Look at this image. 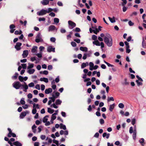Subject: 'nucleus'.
<instances>
[{"mask_svg":"<svg viewBox=\"0 0 146 146\" xmlns=\"http://www.w3.org/2000/svg\"><path fill=\"white\" fill-rule=\"evenodd\" d=\"M136 121V119L135 118H133L132 119L131 121V123L133 125H134Z\"/></svg>","mask_w":146,"mask_h":146,"instance_id":"6e6d98bb","label":"nucleus"},{"mask_svg":"<svg viewBox=\"0 0 146 146\" xmlns=\"http://www.w3.org/2000/svg\"><path fill=\"white\" fill-rule=\"evenodd\" d=\"M54 110H52L50 108H48V112L50 114L54 112Z\"/></svg>","mask_w":146,"mask_h":146,"instance_id":"7c9ffc66","label":"nucleus"},{"mask_svg":"<svg viewBox=\"0 0 146 146\" xmlns=\"http://www.w3.org/2000/svg\"><path fill=\"white\" fill-rule=\"evenodd\" d=\"M56 29L55 27L53 25H51L48 28V31H52Z\"/></svg>","mask_w":146,"mask_h":146,"instance_id":"2eb2a0df","label":"nucleus"},{"mask_svg":"<svg viewBox=\"0 0 146 146\" xmlns=\"http://www.w3.org/2000/svg\"><path fill=\"white\" fill-rule=\"evenodd\" d=\"M49 15L51 16V17H54L55 16V14L54 13L52 12L49 14Z\"/></svg>","mask_w":146,"mask_h":146,"instance_id":"774afa93","label":"nucleus"},{"mask_svg":"<svg viewBox=\"0 0 146 146\" xmlns=\"http://www.w3.org/2000/svg\"><path fill=\"white\" fill-rule=\"evenodd\" d=\"M97 36L95 35H93L92 36V38L94 40H96L97 39Z\"/></svg>","mask_w":146,"mask_h":146,"instance_id":"09e8293b","label":"nucleus"},{"mask_svg":"<svg viewBox=\"0 0 146 146\" xmlns=\"http://www.w3.org/2000/svg\"><path fill=\"white\" fill-rule=\"evenodd\" d=\"M123 2L121 4V5L122 6H125L127 3V1L126 0H121Z\"/></svg>","mask_w":146,"mask_h":146,"instance_id":"58836bf2","label":"nucleus"},{"mask_svg":"<svg viewBox=\"0 0 146 146\" xmlns=\"http://www.w3.org/2000/svg\"><path fill=\"white\" fill-rule=\"evenodd\" d=\"M13 87L16 89H19L22 87V84L18 81L15 82L13 84Z\"/></svg>","mask_w":146,"mask_h":146,"instance_id":"f03ea898","label":"nucleus"},{"mask_svg":"<svg viewBox=\"0 0 146 146\" xmlns=\"http://www.w3.org/2000/svg\"><path fill=\"white\" fill-rule=\"evenodd\" d=\"M136 77L138 79V80L141 81V82L143 81V79L141 77H139L138 75H137Z\"/></svg>","mask_w":146,"mask_h":146,"instance_id":"680f3d73","label":"nucleus"},{"mask_svg":"<svg viewBox=\"0 0 146 146\" xmlns=\"http://www.w3.org/2000/svg\"><path fill=\"white\" fill-rule=\"evenodd\" d=\"M49 117V116L48 115H46L43 118V121L44 123H45L47 122L48 119L47 118V117Z\"/></svg>","mask_w":146,"mask_h":146,"instance_id":"c85d7f7f","label":"nucleus"},{"mask_svg":"<svg viewBox=\"0 0 146 146\" xmlns=\"http://www.w3.org/2000/svg\"><path fill=\"white\" fill-rule=\"evenodd\" d=\"M52 88H49L47 89H46L45 91V93L46 94H48L52 92Z\"/></svg>","mask_w":146,"mask_h":146,"instance_id":"4468645a","label":"nucleus"},{"mask_svg":"<svg viewBox=\"0 0 146 146\" xmlns=\"http://www.w3.org/2000/svg\"><path fill=\"white\" fill-rule=\"evenodd\" d=\"M127 79L125 78L124 79L125 82H122V84L123 85H127L129 84V83L127 81Z\"/></svg>","mask_w":146,"mask_h":146,"instance_id":"393cba45","label":"nucleus"},{"mask_svg":"<svg viewBox=\"0 0 146 146\" xmlns=\"http://www.w3.org/2000/svg\"><path fill=\"white\" fill-rule=\"evenodd\" d=\"M53 11V9H52L49 8L48 9V10H47V13H49Z\"/></svg>","mask_w":146,"mask_h":146,"instance_id":"bf43d9fd","label":"nucleus"},{"mask_svg":"<svg viewBox=\"0 0 146 146\" xmlns=\"http://www.w3.org/2000/svg\"><path fill=\"white\" fill-rule=\"evenodd\" d=\"M13 144L16 146H22V144L18 141H15Z\"/></svg>","mask_w":146,"mask_h":146,"instance_id":"f3484780","label":"nucleus"},{"mask_svg":"<svg viewBox=\"0 0 146 146\" xmlns=\"http://www.w3.org/2000/svg\"><path fill=\"white\" fill-rule=\"evenodd\" d=\"M60 31L61 33H64L66 32V30L65 29L63 28H62L60 29Z\"/></svg>","mask_w":146,"mask_h":146,"instance_id":"0e129e2a","label":"nucleus"},{"mask_svg":"<svg viewBox=\"0 0 146 146\" xmlns=\"http://www.w3.org/2000/svg\"><path fill=\"white\" fill-rule=\"evenodd\" d=\"M40 80L41 81H44L46 83L48 82V79L46 78H41L40 79Z\"/></svg>","mask_w":146,"mask_h":146,"instance_id":"aec40b11","label":"nucleus"},{"mask_svg":"<svg viewBox=\"0 0 146 146\" xmlns=\"http://www.w3.org/2000/svg\"><path fill=\"white\" fill-rule=\"evenodd\" d=\"M129 132L130 133H132L133 132V127H130L129 130Z\"/></svg>","mask_w":146,"mask_h":146,"instance_id":"8fccbe9b","label":"nucleus"},{"mask_svg":"<svg viewBox=\"0 0 146 146\" xmlns=\"http://www.w3.org/2000/svg\"><path fill=\"white\" fill-rule=\"evenodd\" d=\"M68 24L69 25V28L70 29H73L76 26V24L71 21H68Z\"/></svg>","mask_w":146,"mask_h":146,"instance_id":"39448f33","label":"nucleus"},{"mask_svg":"<svg viewBox=\"0 0 146 146\" xmlns=\"http://www.w3.org/2000/svg\"><path fill=\"white\" fill-rule=\"evenodd\" d=\"M85 54L87 55V56L90 57V56L92 54V52L90 51H89L87 52V53H85Z\"/></svg>","mask_w":146,"mask_h":146,"instance_id":"ea45409f","label":"nucleus"},{"mask_svg":"<svg viewBox=\"0 0 146 146\" xmlns=\"http://www.w3.org/2000/svg\"><path fill=\"white\" fill-rule=\"evenodd\" d=\"M47 13V10L42 9L39 12H37V14L39 16L43 15L46 14Z\"/></svg>","mask_w":146,"mask_h":146,"instance_id":"423d86ee","label":"nucleus"},{"mask_svg":"<svg viewBox=\"0 0 146 146\" xmlns=\"http://www.w3.org/2000/svg\"><path fill=\"white\" fill-rule=\"evenodd\" d=\"M43 41L42 39V38L41 35L40 33L37 34L35 39V41L37 43L39 42H42Z\"/></svg>","mask_w":146,"mask_h":146,"instance_id":"7ed1b4c3","label":"nucleus"},{"mask_svg":"<svg viewBox=\"0 0 146 146\" xmlns=\"http://www.w3.org/2000/svg\"><path fill=\"white\" fill-rule=\"evenodd\" d=\"M24 100V98H22L20 100V103L22 105H24L25 104V102Z\"/></svg>","mask_w":146,"mask_h":146,"instance_id":"e433bc0d","label":"nucleus"},{"mask_svg":"<svg viewBox=\"0 0 146 146\" xmlns=\"http://www.w3.org/2000/svg\"><path fill=\"white\" fill-rule=\"evenodd\" d=\"M28 113L29 112L28 111H27L26 112L24 111L22 112L20 115V118L21 119L23 118L26 115L27 113Z\"/></svg>","mask_w":146,"mask_h":146,"instance_id":"f8f14e48","label":"nucleus"},{"mask_svg":"<svg viewBox=\"0 0 146 146\" xmlns=\"http://www.w3.org/2000/svg\"><path fill=\"white\" fill-rule=\"evenodd\" d=\"M86 66V63H83L81 65V68H83Z\"/></svg>","mask_w":146,"mask_h":146,"instance_id":"de8ad7c7","label":"nucleus"},{"mask_svg":"<svg viewBox=\"0 0 146 146\" xmlns=\"http://www.w3.org/2000/svg\"><path fill=\"white\" fill-rule=\"evenodd\" d=\"M55 94L56 96H55L54 94H52V97H50L49 98L51 100L52 102H54L55 100V99L58 98V97L59 96L60 94L58 92H56L55 93Z\"/></svg>","mask_w":146,"mask_h":146,"instance_id":"20e7f679","label":"nucleus"},{"mask_svg":"<svg viewBox=\"0 0 146 146\" xmlns=\"http://www.w3.org/2000/svg\"><path fill=\"white\" fill-rule=\"evenodd\" d=\"M35 103L33 104V109L32 110V113L33 114H35L36 113V108H35Z\"/></svg>","mask_w":146,"mask_h":146,"instance_id":"6ab92c4d","label":"nucleus"},{"mask_svg":"<svg viewBox=\"0 0 146 146\" xmlns=\"http://www.w3.org/2000/svg\"><path fill=\"white\" fill-rule=\"evenodd\" d=\"M114 104H113L110 105L109 109L110 111H112L113 110L114 108Z\"/></svg>","mask_w":146,"mask_h":146,"instance_id":"c756f323","label":"nucleus"},{"mask_svg":"<svg viewBox=\"0 0 146 146\" xmlns=\"http://www.w3.org/2000/svg\"><path fill=\"white\" fill-rule=\"evenodd\" d=\"M19 79L21 82H22L23 81V78L22 76H19Z\"/></svg>","mask_w":146,"mask_h":146,"instance_id":"a18cd8bd","label":"nucleus"},{"mask_svg":"<svg viewBox=\"0 0 146 146\" xmlns=\"http://www.w3.org/2000/svg\"><path fill=\"white\" fill-rule=\"evenodd\" d=\"M50 40L52 42H54L56 41V38L54 37H51L50 38Z\"/></svg>","mask_w":146,"mask_h":146,"instance_id":"864d4df0","label":"nucleus"},{"mask_svg":"<svg viewBox=\"0 0 146 146\" xmlns=\"http://www.w3.org/2000/svg\"><path fill=\"white\" fill-rule=\"evenodd\" d=\"M93 32L94 33L97 35V33L99 32V31L97 28H95V29L93 30Z\"/></svg>","mask_w":146,"mask_h":146,"instance_id":"f704fd0d","label":"nucleus"},{"mask_svg":"<svg viewBox=\"0 0 146 146\" xmlns=\"http://www.w3.org/2000/svg\"><path fill=\"white\" fill-rule=\"evenodd\" d=\"M80 49L82 51L87 52L88 51V48L86 47H80Z\"/></svg>","mask_w":146,"mask_h":146,"instance_id":"412c9836","label":"nucleus"},{"mask_svg":"<svg viewBox=\"0 0 146 146\" xmlns=\"http://www.w3.org/2000/svg\"><path fill=\"white\" fill-rule=\"evenodd\" d=\"M36 126L35 125H34L32 127L33 131L34 133H35L36 132Z\"/></svg>","mask_w":146,"mask_h":146,"instance_id":"cd10ccee","label":"nucleus"},{"mask_svg":"<svg viewBox=\"0 0 146 146\" xmlns=\"http://www.w3.org/2000/svg\"><path fill=\"white\" fill-rule=\"evenodd\" d=\"M29 54V51L28 50H25L23 51L22 54V56L23 58H26Z\"/></svg>","mask_w":146,"mask_h":146,"instance_id":"9b49d317","label":"nucleus"},{"mask_svg":"<svg viewBox=\"0 0 146 146\" xmlns=\"http://www.w3.org/2000/svg\"><path fill=\"white\" fill-rule=\"evenodd\" d=\"M124 43L126 46V48H129V43L126 41Z\"/></svg>","mask_w":146,"mask_h":146,"instance_id":"3c124183","label":"nucleus"},{"mask_svg":"<svg viewBox=\"0 0 146 146\" xmlns=\"http://www.w3.org/2000/svg\"><path fill=\"white\" fill-rule=\"evenodd\" d=\"M114 100V99L113 97H111L109 98L108 97V102L110 101H113Z\"/></svg>","mask_w":146,"mask_h":146,"instance_id":"603ef678","label":"nucleus"},{"mask_svg":"<svg viewBox=\"0 0 146 146\" xmlns=\"http://www.w3.org/2000/svg\"><path fill=\"white\" fill-rule=\"evenodd\" d=\"M49 1L48 0H43L41 1V3L43 5H46L48 4Z\"/></svg>","mask_w":146,"mask_h":146,"instance_id":"dca6fc26","label":"nucleus"},{"mask_svg":"<svg viewBox=\"0 0 146 146\" xmlns=\"http://www.w3.org/2000/svg\"><path fill=\"white\" fill-rule=\"evenodd\" d=\"M22 45V43L21 42H18L16 44L15 47L17 50H19L21 49V46Z\"/></svg>","mask_w":146,"mask_h":146,"instance_id":"0eeeda50","label":"nucleus"},{"mask_svg":"<svg viewBox=\"0 0 146 146\" xmlns=\"http://www.w3.org/2000/svg\"><path fill=\"white\" fill-rule=\"evenodd\" d=\"M24 85L22 84V87H23L24 88L23 91L25 92H27V90L28 88V86L25 82H24Z\"/></svg>","mask_w":146,"mask_h":146,"instance_id":"9d476101","label":"nucleus"},{"mask_svg":"<svg viewBox=\"0 0 146 146\" xmlns=\"http://www.w3.org/2000/svg\"><path fill=\"white\" fill-rule=\"evenodd\" d=\"M136 82L137 84V86H139L142 85L143 84L141 82H139L138 80H136Z\"/></svg>","mask_w":146,"mask_h":146,"instance_id":"c9c22d12","label":"nucleus"},{"mask_svg":"<svg viewBox=\"0 0 146 146\" xmlns=\"http://www.w3.org/2000/svg\"><path fill=\"white\" fill-rule=\"evenodd\" d=\"M28 69L27 72L30 74H33L35 71V70L34 69L31 68Z\"/></svg>","mask_w":146,"mask_h":146,"instance_id":"ddd939ff","label":"nucleus"},{"mask_svg":"<svg viewBox=\"0 0 146 146\" xmlns=\"http://www.w3.org/2000/svg\"><path fill=\"white\" fill-rule=\"evenodd\" d=\"M142 47L144 48H146V42L145 41L144 38L143 37L142 38Z\"/></svg>","mask_w":146,"mask_h":146,"instance_id":"a211bd4d","label":"nucleus"},{"mask_svg":"<svg viewBox=\"0 0 146 146\" xmlns=\"http://www.w3.org/2000/svg\"><path fill=\"white\" fill-rule=\"evenodd\" d=\"M29 65L28 66L27 68V69H31L33 68L34 66V65L33 64H31L30 63H28Z\"/></svg>","mask_w":146,"mask_h":146,"instance_id":"b1692460","label":"nucleus"},{"mask_svg":"<svg viewBox=\"0 0 146 146\" xmlns=\"http://www.w3.org/2000/svg\"><path fill=\"white\" fill-rule=\"evenodd\" d=\"M60 128L61 129H63L64 130L66 129V126L63 125L62 123H60Z\"/></svg>","mask_w":146,"mask_h":146,"instance_id":"bb28decb","label":"nucleus"},{"mask_svg":"<svg viewBox=\"0 0 146 146\" xmlns=\"http://www.w3.org/2000/svg\"><path fill=\"white\" fill-rule=\"evenodd\" d=\"M22 66V68L24 69H26L27 68V64H21Z\"/></svg>","mask_w":146,"mask_h":146,"instance_id":"13d9d810","label":"nucleus"},{"mask_svg":"<svg viewBox=\"0 0 146 146\" xmlns=\"http://www.w3.org/2000/svg\"><path fill=\"white\" fill-rule=\"evenodd\" d=\"M45 86L44 85L41 84V90H42V91L44 90L45 89Z\"/></svg>","mask_w":146,"mask_h":146,"instance_id":"338daca9","label":"nucleus"},{"mask_svg":"<svg viewBox=\"0 0 146 146\" xmlns=\"http://www.w3.org/2000/svg\"><path fill=\"white\" fill-rule=\"evenodd\" d=\"M54 22L55 23H58L59 22V19L58 18H55L54 19Z\"/></svg>","mask_w":146,"mask_h":146,"instance_id":"49530a36","label":"nucleus"},{"mask_svg":"<svg viewBox=\"0 0 146 146\" xmlns=\"http://www.w3.org/2000/svg\"><path fill=\"white\" fill-rule=\"evenodd\" d=\"M9 27L10 29H14L15 27V26L14 25L11 24L10 25Z\"/></svg>","mask_w":146,"mask_h":146,"instance_id":"c03bdc74","label":"nucleus"},{"mask_svg":"<svg viewBox=\"0 0 146 146\" xmlns=\"http://www.w3.org/2000/svg\"><path fill=\"white\" fill-rule=\"evenodd\" d=\"M27 97L29 99L33 97V96L32 94L31 93H29L27 95Z\"/></svg>","mask_w":146,"mask_h":146,"instance_id":"69168bd1","label":"nucleus"},{"mask_svg":"<svg viewBox=\"0 0 146 146\" xmlns=\"http://www.w3.org/2000/svg\"><path fill=\"white\" fill-rule=\"evenodd\" d=\"M128 24L130 26H132L134 25V23H133L131 21H129L128 22Z\"/></svg>","mask_w":146,"mask_h":146,"instance_id":"4d7b16f0","label":"nucleus"},{"mask_svg":"<svg viewBox=\"0 0 146 146\" xmlns=\"http://www.w3.org/2000/svg\"><path fill=\"white\" fill-rule=\"evenodd\" d=\"M139 143L141 144V145H142V146H144V145L143 144V143L144 141V140L143 138H141L140 140H139Z\"/></svg>","mask_w":146,"mask_h":146,"instance_id":"72a5a7b5","label":"nucleus"},{"mask_svg":"<svg viewBox=\"0 0 146 146\" xmlns=\"http://www.w3.org/2000/svg\"><path fill=\"white\" fill-rule=\"evenodd\" d=\"M71 44L73 47H76V43L75 42L73 41L71 42Z\"/></svg>","mask_w":146,"mask_h":146,"instance_id":"37998d69","label":"nucleus"},{"mask_svg":"<svg viewBox=\"0 0 146 146\" xmlns=\"http://www.w3.org/2000/svg\"><path fill=\"white\" fill-rule=\"evenodd\" d=\"M104 41L109 47L111 46L113 44V40L111 36L108 34L104 38Z\"/></svg>","mask_w":146,"mask_h":146,"instance_id":"f257e3e1","label":"nucleus"},{"mask_svg":"<svg viewBox=\"0 0 146 146\" xmlns=\"http://www.w3.org/2000/svg\"><path fill=\"white\" fill-rule=\"evenodd\" d=\"M110 135V133L107 134L105 132L103 133L102 136H103V137H106V138L107 139H108L109 138Z\"/></svg>","mask_w":146,"mask_h":146,"instance_id":"4be33fe9","label":"nucleus"},{"mask_svg":"<svg viewBox=\"0 0 146 146\" xmlns=\"http://www.w3.org/2000/svg\"><path fill=\"white\" fill-rule=\"evenodd\" d=\"M18 76V74L17 73H15V75L14 76H13L12 77V78L13 79H16L17 78Z\"/></svg>","mask_w":146,"mask_h":146,"instance_id":"4c0bfd02","label":"nucleus"},{"mask_svg":"<svg viewBox=\"0 0 146 146\" xmlns=\"http://www.w3.org/2000/svg\"><path fill=\"white\" fill-rule=\"evenodd\" d=\"M100 123L102 125L104 123V121L103 119H101L100 120Z\"/></svg>","mask_w":146,"mask_h":146,"instance_id":"5fc2aeb1","label":"nucleus"},{"mask_svg":"<svg viewBox=\"0 0 146 146\" xmlns=\"http://www.w3.org/2000/svg\"><path fill=\"white\" fill-rule=\"evenodd\" d=\"M93 44H95L97 46H100V43L98 40H96L95 41H93Z\"/></svg>","mask_w":146,"mask_h":146,"instance_id":"5701e85b","label":"nucleus"},{"mask_svg":"<svg viewBox=\"0 0 146 146\" xmlns=\"http://www.w3.org/2000/svg\"><path fill=\"white\" fill-rule=\"evenodd\" d=\"M55 48H52V46H50L48 47L47 48V51L48 52H55Z\"/></svg>","mask_w":146,"mask_h":146,"instance_id":"6e6552de","label":"nucleus"},{"mask_svg":"<svg viewBox=\"0 0 146 146\" xmlns=\"http://www.w3.org/2000/svg\"><path fill=\"white\" fill-rule=\"evenodd\" d=\"M119 107L121 108H123L124 107V105L122 103H120L118 105Z\"/></svg>","mask_w":146,"mask_h":146,"instance_id":"a19ab883","label":"nucleus"},{"mask_svg":"<svg viewBox=\"0 0 146 146\" xmlns=\"http://www.w3.org/2000/svg\"><path fill=\"white\" fill-rule=\"evenodd\" d=\"M57 114V113H54L52 115L51 119L53 120L55 119L56 118V117L55 115Z\"/></svg>","mask_w":146,"mask_h":146,"instance_id":"2f4dec72","label":"nucleus"},{"mask_svg":"<svg viewBox=\"0 0 146 146\" xmlns=\"http://www.w3.org/2000/svg\"><path fill=\"white\" fill-rule=\"evenodd\" d=\"M53 142L56 144L57 145H58V141L57 140H55V139H53Z\"/></svg>","mask_w":146,"mask_h":146,"instance_id":"e2e57ef3","label":"nucleus"},{"mask_svg":"<svg viewBox=\"0 0 146 146\" xmlns=\"http://www.w3.org/2000/svg\"><path fill=\"white\" fill-rule=\"evenodd\" d=\"M10 135L11 136L8 137H16V135H15V134L14 133H12V132L11 133H10Z\"/></svg>","mask_w":146,"mask_h":146,"instance_id":"79ce46f5","label":"nucleus"},{"mask_svg":"<svg viewBox=\"0 0 146 146\" xmlns=\"http://www.w3.org/2000/svg\"><path fill=\"white\" fill-rule=\"evenodd\" d=\"M108 19L111 23H114L115 22V17H113L112 18H111L110 17H109Z\"/></svg>","mask_w":146,"mask_h":146,"instance_id":"a878e982","label":"nucleus"},{"mask_svg":"<svg viewBox=\"0 0 146 146\" xmlns=\"http://www.w3.org/2000/svg\"><path fill=\"white\" fill-rule=\"evenodd\" d=\"M62 103L61 101L59 99L56 100L55 102V104L56 105H60Z\"/></svg>","mask_w":146,"mask_h":146,"instance_id":"473e14b6","label":"nucleus"},{"mask_svg":"<svg viewBox=\"0 0 146 146\" xmlns=\"http://www.w3.org/2000/svg\"><path fill=\"white\" fill-rule=\"evenodd\" d=\"M29 87H33L34 86V84L33 82H31L28 84Z\"/></svg>","mask_w":146,"mask_h":146,"instance_id":"052dcab7","label":"nucleus"},{"mask_svg":"<svg viewBox=\"0 0 146 146\" xmlns=\"http://www.w3.org/2000/svg\"><path fill=\"white\" fill-rule=\"evenodd\" d=\"M37 48V47L36 46H34L33 47L31 50V52L34 55H35L36 53Z\"/></svg>","mask_w":146,"mask_h":146,"instance_id":"1a4fd4ad","label":"nucleus"}]
</instances>
